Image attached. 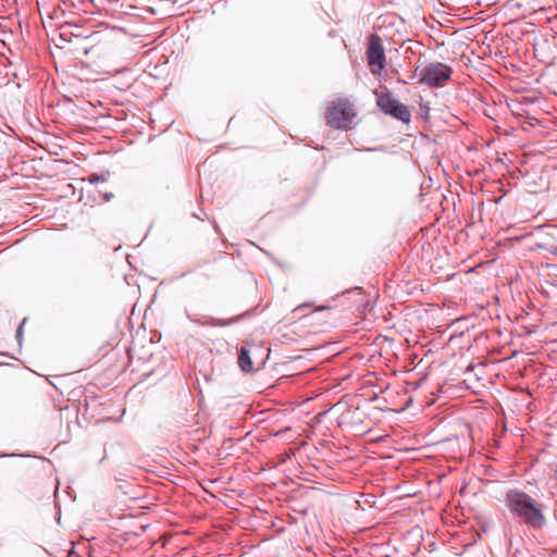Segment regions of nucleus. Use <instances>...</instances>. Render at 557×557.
<instances>
[{
	"instance_id": "nucleus-1",
	"label": "nucleus",
	"mask_w": 557,
	"mask_h": 557,
	"mask_svg": "<svg viewBox=\"0 0 557 557\" xmlns=\"http://www.w3.org/2000/svg\"><path fill=\"white\" fill-rule=\"evenodd\" d=\"M505 502L515 516L524 523L540 529L545 524V517L536 506V502L527 493L519 490H509L506 493Z\"/></svg>"
},
{
	"instance_id": "nucleus-2",
	"label": "nucleus",
	"mask_w": 557,
	"mask_h": 557,
	"mask_svg": "<svg viewBox=\"0 0 557 557\" xmlns=\"http://www.w3.org/2000/svg\"><path fill=\"white\" fill-rule=\"evenodd\" d=\"M451 74L453 69L445 63H429L419 72V84L431 88H442L450 81Z\"/></svg>"
},
{
	"instance_id": "nucleus-3",
	"label": "nucleus",
	"mask_w": 557,
	"mask_h": 557,
	"mask_svg": "<svg viewBox=\"0 0 557 557\" xmlns=\"http://www.w3.org/2000/svg\"><path fill=\"white\" fill-rule=\"evenodd\" d=\"M375 95L376 106L384 114L389 115L398 121H401L403 123L410 122L411 114L407 106L403 104L397 99H395L391 92L375 91Z\"/></svg>"
},
{
	"instance_id": "nucleus-4",
	"label": "nucleus",
	"mask_w": 557,
	"mask_h": 557,
	"mask_svg": "<svg viewBox=\"0 0 557 557\" xmlns=\"http://www.w3.org/2000/svg\"><path fill=\"white\" fill-rule=\"evenodd\" d=\"M355 112L347 101H341L327 109L325 119L326 123L338 129H346L352 122Z\"/></svg>"
},
{
	"instance_id": "nucleus-5",
	"label": "nucleus",
	"mask_w": 557,
	"mask_h": 557,
	"mask_svg": "<svg viewBox=\"0 0 557 557\" xmlns=\"http://www.w3.org/2000/svg\"><path fill=\"white\" fill-rule=\"evenodd\" d=\"M368 63L373 74H380L385 67V53L379 39L372 38L367 50Z\"/></svg>"
},
{
	"instance_id": "nucleus-6",
	"label": "nucleus",
	"mask_w": 557,
	"mask_h": 557,
	"mask_svg": "<svg viewBox=\"0 0 557 557\" xmlns=\"http://www.w3.org/2000/svg\"><path fill=\"white\" fill-rule=\"evenodd\" d=\"M154 433L160 437H168L172 433L171 416H159L156 419Z\"/></svg>"
},
{
	"instance_id": "nucleus-7",
	"label": "nucleus",
	"mask_w": 557,
	"mask_h": 557,
	"mask_svg": "<svg viewBox=\"0 0 557 557\" xmlns=\"http://www.w3.org/2000/svg\"><path fill=\"white\" fill-rule=\"evenodd\" d=\"M238 366L244 372H250L252 370V360L250 351L245 346H242L238 354Z\"/></svg>"
},
{
	"instance_id": "nucleus-8",
	"label": "nucleus",
	"mask_w": 557,
	"mask_h": 557,
	"mask_svg": "<svg viewBox=\"0 0 557 557\" xmlns=\"http://www.w3.org/2000/svg\"><path fill=\"white\" fill-rule=\"evenodd\" d=\"M109 177H110V173L109 172L101 173V174L92 173L86 180L90 184H97V183H104V182H107L109 180Z\"/></svg>"
},
{
	"instance_id": "nucleus-9",
	"label": "nucleus",
	"mask_w": 557,
	"mask_h": 557,
	"mask_svg": "<svg viewBox=\"0 0 557 557\" xmlns=\"http://www.w3.org/2000/svg\"><path fill=\"white\" fill-rule=\"evenodd\" d=\"M26 323V319H24L21 324L18 325L17 330H16V334H15V338L18 343V345H21L22 343V338H23V326L24 324Z\"/></svg>"
},
{
	"instance_id": "nucleus-10",
	"label": "nucleus",
	"mask_w": 557,
	"mask_h": 557,
	"mask_svg": "<svg viewBox=\"0 0 557 557\" xmlns=\"http://www.w3.org/2000/svg\"><path fill=\"white\" fill-rule=\"evenodd\" d=\"M113 197H114V195L112 193H106L102 196L104 201H110L111 199H113Z\"/></svg>"
},
{
	"instance_id": "nucleus-11",
	"label": "nucleus",
	"mask_w": 557,
	"mask_h": 557,
	"mask_svg": "<svg viewBox=\"0 0 557 557\" xmlns=\"http://www.w3.org/2000/svg\"><path fill=\"white\" fill-rule=\"evenodd\" d=\"M309 306H310L309 304H304L301 306H298L295 310L298 311V310H301L302 308L309 307Z\"/></svg>"
},
{
	"instance_id": "nucleus-12",
	"label": "nucleus",
	"mask_w": 557,
	"mask_h": 557,
	"mask_svg": "<svg viewBox=\"0 0 557 557\" xmlns=\"http://www.w3.org/2000/svg\"><path fill=\"white\" fill-rule=\"evenodd\" d=\"M550 252L555 256H557V245H555L552 249H550Z\"/></svg>"
},
{
	"instance_id": "nucleus-13",
	"label": "nucleus",
	"mask_w": 557,
	"mask_h": 557,
	"mask_svg": "<svg viewBox=\"0 0 557 557\" xmlns=\"http://www.w3.org/2000/svg\"><path fill=\"white\" fill-rule=\"evenodd\" d=\"M354 290L361 292V288L360 287H355Z\"/></svg>"
}]
</instances>
